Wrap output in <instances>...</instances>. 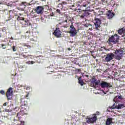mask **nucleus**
I'll use <instances>...</instances> for the list:
<instances>
[{"label": "nucleus", "mask_w": 125, "mask_h": 125, "mask_svg": "<svg viewBox=\"0 0 125 125\" xmlns=\"http://www.w3.org/2000/svg\"><path fill=\"white\" fill-rule=\"evenodd\" d=\"M26 63V64H34L35 62L33 61H29V62H27Z\"/></svg>", "instance_id": "nucleus-27"}, {"label": "nucleus", "mask_w": 125, "mask_h": 125, "mask_svg": "<svg viewBox=\"0 0 125 125\" xmlns=\"http://www.w3.org/2000/svg\"><path fill=\"white\" fill-rule=\"evenodd\" d=\"M0 93H1V94H5V92H4V91L1 90L0 91Z\"/></svg>", "instance_id": "nucleus-38"}, {"label": "nucleus", "mask_w": 125, "mask_h": 125, "mask_svg": "<svg viewBox=\"0 0 125 125\" xmlns=\"http://www.w3.org/2000/svg\"><path fill=\"white\" fill-rule=\"evenodd\" d=\"M1 47L3 49H5V48H6V46L5 44H2Z\"/></svg>", "instance_id": "nucleus-30"}, {"label": "nucleus", "mask_w": 125, "mask_h": 125, "mask_svg": "<svg viewBox=\"0 0 125 125\" xmlns=\"http://www.w3.org/2000/svg\"><path fill=\"white\" fill-rule=\"evenodd\" d=\"M11 40L12 41H13L14 38H13V37H11Z\"/></svg>", "instance_id": "nucleus-48"}, {"label": "nucleus", "mask_w": 125, "mask_h": 125, "mask_svg": "<svg viewBox=\"0 0 125 125\" xmlns=\"http://www.w3.org/2000/svg\"><path fill=\"white\" fill-rule=\"evenodd\" d=\"M20 58H21V59H23V61H27L29 57L24 55L23 53H21L20 55Z\"/></svg>", "instance_id": "nucleus-16"}, {"label": "nucleus", "mask_w": 125, "mask_h": 125, "mask_svg": "<svg viewBox=\"0 0 125 125\" xmlns=\"http://www.w3.org/2000/svg\"><path fill=\"white\" fill-rule=\"evenodd\" d=\"M96 61H97V59L96 60Z\"/></svg>", "instance_id": "nucleus-52"}, {"label": "nucleus", "mask_w": 125, "mask_h": 125, "mask_svg": "<svg viewBox=\"0 0 125 125\" xmlns=\"http://www.w3.org/2000/svg\"><path fill=\"white\" fill-rule=\"evenodd\" d=\"M29 94H30V93H28L27 94L26 96V98L27 99H28V98H27V97H28L29 96Z\"/></svg>", "instance_id": "nucleus-44"}, {"label": "nucleus", "mask_w": 125, "mask_h": 125, "mask_svg": "<svg viewBox=\"0 0 125 125\" xmlns=\"http://www.w3.org/2000/svg\"><path fill=\"white\" fill-rule=\"evenodd\" d=\"M94 24L95 25V28L96 30H100L101 26H100L101 24V20L98 18H96L94 20Z\"/></svg>", "instance_id": "nucleus-7"}, {"label": "nucleus", "mask_w": 125, "mask_h": 125, "mask_svg": "<svg viewBox=\"0 0 125 125\" xmlns=\"http://www.w3.org/2000/svg\"><path fill=\"white\" fill-rule=\"evenodd\" d=\"M68 27H69V25L66 24L63 25V28H68Z\"/></svg>", "instance_id": "nucleus-33"}, {"label": "nucleus", "mask_w": 125, "mask_h": 125, "mask_svg": "<svg viewBox=\"0 0 125 125\" xmlns=\"http://www.w3.org/2000/svg\"><path fill=\"white\" fill-rule=\"evenodd\" d=\"M118 99H120V100H122V99H123V96L122 95H120L119 96H116L113 99V101L115 102V103H116L117 101H119Z\"/></svg>", "instance_id": "nucleus-17"}, {"label": "nucleus", "mask_w": 125, "mask_h": 125, "mask_svg": "<svg viewBox=\"0 0 125 125\" xmlns=\"http://www.w3.org/2000/svg\"><path fill=\"white\" fill-rule=\"evenodd\" d=\"M78 12L79 14H81V13H83V10L81 9H78Z\"/></svg>", "instance_id": "nucleus-28"}, {"label": "nucleus", "mask_w": 125, "mask_h": 125, "mask_svg": "<svg viewBox=\"0 0 125 125\" xmlns=\"http://www.w3.org/2000/svg\"><path fill=\"white\" fill-rule=\"evenodd\" d=\"M119 40H120V38L118 34H114L108 39V43H112L113 44H116V43L119 42Z\"/></svg>", "instance_id": "nucleus-2"}, {"label": "nucleus", "mask_w": 125, "mask_h": 125, "mask_svg": "<svg viewBox=\"0 0 125 125\" xmlns=\"http://www.w3.org/2000/svg\"><path fill=\"white\" fill-rule=\"evenodd\" d=\"M5 112H9V109H5Z\"/></svg>", "instance_id": "nucleus-46"}, {"label": "nucleus", "mask_w": 125, "mask_h": 125, "mask_svg": "<svg viewBox=\"0 0 125 125\" xmlns=\"http://www.w3.org/2000/svg\"><path fill=\"white\" fill-rule=\"evenodd\" d=\"M29 33V31L26 32V34H28Z\"/></svg>", "instance_id": "nucleus-51"}, {"label": "nucleus", "mask_w": 125, "mask_h": 125, "mask_svg": "<svg viewBox=\"0 0 125 125\" xmlns=\"http://www.w3.org/2000/svg\"><path fill=\"white\" fill-rule=\"evenodd\" d=\"M99 84L102 88H105V87H107V88H113V86H112L110 83H108L104 81H103L101 83H100Z\"/></svg>", "instance_id": "nucleus-8"}, {"label": "nucleus", "mask_w": 125, "mask_h": 125, "mask_svg": "<svg viewBox=\"0 0 125 125\" xmlns=\"http://www.w3.org/2000/svg\"><path fill=\"white\" fill-rule=\"evenodd\" d=\"M31 88V87H30V86H27V87H26V89H27V90H30V89Z\"/></svg>", "instance_id": "nucleus-41"}, {"label": "nucleus", "mask_w": 125, "mask_h": 125, "mask_svg": "<svg viewBox=\"0 0 125 125\" xmlns=\"http://www.w3.org/2000/svg\"><path fill=\"white\" fill-rule=\"evenodd\" d=\"M23 27H28V26H32V23L30 22V21L27 19H24L22 22H21Z\"/></svg>", "instance_id": "nucleus-11"}, {"label": "nucleus", "mask_w": 125, "mask_h": 125, "mask_svg": "<svg viewBox=\"0 0 125 125\" xmlns=\"http://www.w3.org/2000/svg\"><path fill=\"white\" fill-rule=\"evenodd\" d=\"M12 12H13V11L12 10H10L9 11V14H10V16H11V15H10V13H12Z\"/></svg>", "instance_id": "nucleus-43"}, {"label": "nucleus", "mask_w": 125, "mask_h": 125, "mask_svg": "<svg viewBox=\"0 0 125 125\" xmlns=\"http://www.w3.org/2000/svg\"><path fill=\"white\" fill-rule=\"evenodd\" d=\"M97 120V117L92 115L91 117H89L86 121L87 124H93L95 122H96Z\"/></svg>", "instance_id": "nucleus-12"}, {"label": "nucleus", "mask_w": 125, "mask_h": 125, "mask_svg": "<svg viewBox=\"0 0 125 125\" xmlns=\"http://www.w3.org/2000/svg\"><path fill=\"white\" fill-rule=\"evenodd\" d=\"M59 1H60V0H59Z\"/></svg>", "instance_id": "nucleus-53"}, {"label": "nucleus", "mask_w": 125, "mask_h": 125, "mask_svg": "<svg viewBox=\"0 0 125 125\" xmlns=\"http://www.w3.org/2000/svg\"><path fill=\"white\" fill-rule=\"evenodd\" d=\"M13 6V5H12V4L8 3V6H10V7H12Z\"/></svg>", "instance_id": "nucleus-40"}, {"label": "nucleus", "mask_w": 125, "mask_h": 125, "mask_svg": "<svg viewBox=\"0 0 125 125\" xmlns=\"http://www.w3.org/2000/svg\"><path fill=\"white\" fill-rule=\"evenodd\" d=\"M83 77H86V78H88V77H89V76H88L87 75H83Z\"/></svg>", "instance_id": "nucleus-45"}, {"label": "nucleus", "mask_w": 125, "mask_h": 125, "mask_svg": "<svg viewBox=\"0 0 125 125\" xmlns=\"http://www.w3.org/2000/svg\"><path fill=\"white\" fill-rule=\"evenodd\" d=\"M125 27H123L121 29H120L118 30V34H119V35H123V34H125Z\"/></svg>", "instance_id": "nucleus-21"}, {"label": "nucleus", "mask_w": 125, "mask_h": 125, "mask_svg": "<svg viewBox=\"0 0 125 125\" xmlns=\"http://www.w3.org/2000/svg\"><path fill=\"white\" fill-rule=\"evenodd\" d=\"M68 50H69V51H70V50H71V48H68Z\"/></svg>", "instance_id": "nucleus-49"}, {"label": "nucleus", "mask_w": 125, "mask_h": 125, "mask_svg": "<svg viewBox=\"0 0 125 125\" xmlns=\"http://www.w3.org/2000/svg\"><path fill=\"white\" fill-rule=\"evenodd\" d=\"M59 24H57L56 26V29L53 32L54 36H55L56 38H61L62 37V32H61V30L59 28Z\"/></svg>", "instance_id": "nucleus-4"}, {"label": "nucleus", "mask_w": 125, "mask_h": 125, "mask_svg": "<svg viewBox=\"0 0 125 125\" xmlns=\"http://www.w3.org/2000/svg\"><path fill=\"white\" fill-rule=\"evenodd\" d=\"M83 15L85 16V17H87L89 15V13L88 11L85 10L83 11Z\"/></svg>", "instance_id": "nucleus-23"}, {"label": "nucleus", "mask_w": 125, "mask_h": 125, "mask_svg": "<svg viewBox=\"0 0 125 125\" xmlns=\"http://www.w3.org/2000/svg\"><path fill=\"white\" fill-rule=\"evenodd\" d=\"M70 31H68V33L70 34V37H75V36L78 34L77 29L75 28V26L73 24L70 25Z\"/></svg>", "instance_id": "nucleus-5"}, {"label": "nucleus", "mask_w": 125, "mask_h": 125, "mask_svg": "<svg viewBox=\"0 0 125 125\" xmlns=\"http://www.w3.org/2000/svg\"><path fill=\"white\" fill-rule=\"evenodd\" d=\"M112 122H113V118H108L106 120V121L105 122V125H111V124H112Z\"/></svg>", "instance_id": "nucleus-18"}, {"label": "nucleus", "mask_w": 125, "mask_h": 125, "mask_svg": "<svg viewBox=\"0 0 125 125\" xmlns=\"http://www.w3.org/2000/svg\"><path fill=\"white\" fill-rule=\"evenodd\" d=\"M56 12L58 13H59V14H61V13L60 12L61 11L59 9H58L56 10Z\"/></svg>", "instance_id": "nucleus-36"}, {"label": "nucleus", "mask_w": 125, "mask_h": 125, "mask_svg": "<svg viewBox=\"0 0 125 125\" xmlns=\"http://www.w3.org/2000/svg\"><path fill=\"white\" fill-rule=\"evenodd\" d=\"M78 81V83H80V84H81V85H83L84 84V82H83V80L81 77L79 78Z\"/></svg>", "instance_id": "nucleus-22"}, {"label": "nucleus", "mask_w": 125, "mask_h": 125, "mask_svg": "<svg viewBox=\"0 0 125 125\" xmlns=\"http://www.w3.org/2000/svg\"><path fill=\"white\" fill-rule=\"evenodd\" d=\"M68 17H69V16H66L65 17L63 18L62 21L61 22H60L59 24H58V25H59V26H60V25H63V24H64V23H67Z\"/></svg>", "instance_id": "nucleus-15"}, {"label": "nucleus", "mask_w": 125, "mask_h": 125, "mask_svg": "<svg viewBox=\"0 0 125 125\" xmlns=\"http://www.w3.org/2000/svg\"><path fill=\"white\" fill-rule=\"evenodd\" d=\"M20 114H21V112L18 113L17 115V117H19V116H20Z\"/></svg>", "instance_id": "nucleus-42"}, {"label": "nucleus", "mask_w": 125, "mask_h": 125, "mask_svg": "<svg viewBox=\"0 0 125 125\" xmlns=\"http://www.w3.org/2000/svg\"><path fill=\"white\" fill-rule=\"evenodd\" d=\"M85 17V16L83 15H83L81 16L80 18H81V19H83Z\"/></svg>", "instance_id": "nucleus-37"}, {"label": "nucleus", "mask_w": 125, "mask_h": 125, "mask_svg": "<svg viewBox=\"0 0 125 125\" xmlns=\"http://www.w3.org/2000/svg\"><path fill=\"white\" fill-rule=\"evenodd\" d=\"M24 19H25L24 18H22V17H20V16H18V17L17 18V20L18 21H24Z\"/></svg>", "instance_id": "nucleus-24"}, {"label": "nucleus", "mask_w": 125, "mask_h": 125, "mask_svg": "<svg viewBox=\"0 0 125 125\" xmlns=\"http://www.w3.org/2000/svg\"><path fill=\"white\" fill-rule=\"evenodd\" d=\"M114 53H109L106 54V56L105 58V62H110L114 59Z\"/></svg>", "instance_id": "nucleus-9"}, {"label": "nucleus", "mask_w": 125, "mask_h": 125, "mask_svg": "<svg viewBox=\"0 0 125 125\" xmlns=\"http://www.w3.org/2000/svg\"><path fill=\"white\" fill-rule=\"evenodd\" d=\"M125 108V104H118L116 105V104H114L112 106H109L107 108L108 112H112L113 109H118V110H120V109H123Z\"/></svg>", "instance_id": "nucleus-3"}, {"label": "nucleus", "mask_w": 125, "mask_h": 125, "mask_svg": "<svg viewBox=\"0 0 125 125\" xmlns=\"http://www.w3.org/2000/svg\"><path fill=\"white\" fill-rule=\"evenodd\" d=\"M8 104V102H6L3 104V106H6Z\"/></svg>", "instance_id": "nucleus-39"}, {"label": "nucleus", "mask_w": 125, "mask_h": 125, "mask_svg": "<svg viewBox=\"0 0 125 125\" xmlns=\"http://www.w3.org/2000/svg\"><path fill=\"white\" fill-rule=\"evenodd\" d=\"M84 26H85V27H90V28H89V30H90V31H91V30H92V25H91V24H85Z\"/></svg>", "instance_id": "nucleus-25"}, {"label": "nucleus", "mask_w": 125, "mask_h": 125, "mask_svg": "<svg viewBox=\"0 0 125 125\" xmlns=\"http://www.w3.org/2000/svg\"><path fill=\"white\" fill-rule=\"evenodd\" d=\"M91 86H96V85H99L100 83V80L96 79L95 77H93L90 80Z\"/></svg>", "instance_id": "nucleus-6"}, {"label": "nucleus", "mask_w": 125, "mask_h": 125, "mask_svg": "<svg viewBox=\"0 0 125 125\" xmlns=\"http://www.w3.org/2000/svg\"><path fill=\"white\" fill-rule=\"evenodd\" d=\"M85 1L86 4H89V3H90V1L89 0H85Z\"/></svg>", "instance_id": "nucleus-32"}, {"label": "nucleus", "mask_w": 125, "mask_h": 125, "mask_svg": "<svg viewBox=\"0 0 125 125\" xmlns=\"http://www.w3.org/2000/svg\"><path fill=\"white\" fill-rule=\"evenodd\" d=\"M12 49L14 52L16 51V48H15V46H13Z\"/></svg>", "instance_id": "nucleus-34"}, {"label": "nucleus", "mask_w": 125, "mask_h": 125, "mask_svg": "<svg viewBox=\"0 0 125 125\" xmlns=\"http://www.w3.org/2000/svg\"><path fill=\"white\" fill-rule=\"evenodd\" d=\"M43 7L42 6H38L36 7L35 10L37 14H42V10H43Z\"/></svg>", "instance_id": "nucleus-13"}, {"label": "nucleus", "mask_w": 125, "mask_h": 125, "mask_svg": "<svg viewBox=\"0 0 125 125\" xmlns=\"http://www.w3.org/2000/svg\"><path fill=\"white\" fill-rule=\"evenodd\" d=\"M58 7H59L60 8H61V9H63L64 6H63V5H62V3H60L58 5Z\"/></svg>", "instance_id": "nucleus-26"}, {"label": "nucleus", "mask_w": 125, "mask_h": 125, "mask_svg": "<svg viewBox=\"0 0 125 125\" xmlns=\"http://www.w3.org/2000/svg\"><path fill=\"white\" fill-rule=\"evenodd\" d=\"M72 7H75V5H72Z\"/></svg>", "instance_id": "nucleus-50"}, {"label": "nucleus", "mask_w": 125, "mask_h": 125, "mask_svg": "<svg viewBox=\"0 0 125 125\" xmlns=\"http://www.w3.org/2000/svg\"><path fill=\"white\" fill-rule=\"evenodd\" d=\"M21 106H27L28 105V103L26 101H25V99H21Z\"/></svg>", "instance_id": "nucleus-19"}, {"label": "nucleus", "mask_w": 125, "mask_h": 125, "mask_svg": "<svg viewBox=\"0 0 125 125\" xmlns=\"http://www.w3.org/2000/svg\"><path fill=\"white\" fill-rule=\"evenodd\" d=\"M99 114H100L99 112L97 111L96 112L95 114L93 115V116H95L96 117V116H99Z\"/></svg>", "instance_id": "nucleus-29"}, {"label": "nucleus", "mask_w": 125, "mask_h": 125, "mask_svg": "<svg viewBox=\"0 0 125 125\" xmlns=\"http://www.w3.org/2000/svg\"><path fill=\"white\" fill-rule=\"evenodd\" d=\"M97 72H100V69H97Z\"/></svg>", "instance_id": "nucleus-47"}, {"label": "nucleus", "mask_w": 125, "mask_h": 125, "mask_svg": "<svg viewBox=\"0 0 125 125\" xmlns=\"http://www.w3.org/2000/svg\"><path fill=\"white\" fill-rule=\"evenodd\" d=\"M86 6H87V4H86V3L82 5V7H86Z\"/></svg>", "instance_id": "nucleus-35"}, {"label": "nucleus", "mask_w": 125, "mask_h": 125, "mask_svg": "<svg viewBox=\"0 0 125 125\" xmlns=\"http://www.w3.org/2000/svg\"><path fill=\"white\" fill-rule=\"evenodd\" d=\"M106 16L108 19H112V18L115 16V14L114 13H113L112 10H108L106 13Z\"/></svg>", "instance_id": "nucleus-14"}, {"label": "nucleus", "mask_w": 125, "mask_h": 125, "mask_svg": "<svg viewBox=\"0 0 125 125\" xmlns=\"http://www.w3.org/2000/svg\"><path fill=\"white\" fill-rule=\"evenodd\" d=\"M61 3L62 5V6L65 4H67V3L66 1H62Z\"/></svg>", "instance_id": "nucleus-31"}, {"label": "nucleus", "mask_w": 125, "mask_h": 125, "mask_svg": "<svg viewBox=\"0 0 125 125\" xmlns=\"http://www.w3.org/2000/svg\"><path fill=\"white\" fill-rule=\"evenodd\" d=\"M82 3H83V0L77 1L76 3V5L77 7L82 8V7H83V6H82L83 5H82Z\"/></svg>", "instance_id": "nucleus-20"}, {"label": "nucleus", "mask_w": 125, "mask_h": 125, "mask_svg": "<svg viewBox=\"0 0 125 125\" xmlns=\"http://www.w3.org/2000/svg\"><path fill=\"white\" fill-rule=\"evenodd\" d=\"M114 57L116 60H121L123 59L124 56V50L119 49L115 51L114 52Z\"/></svg>", "instance_id": "nucleus-1"}, {"label": "nucleus", "mask_w": 125, "mask_h": 125, "mask_svg": "<svg viewBox=\"0 0 125 125\" xmlns=\"http://www.w3.org/2000/svg\"><path fill=\"white\" fill-rule=\"evenodd\" d=\"M12 89V88L10 87L6 93L8 100H11L12 99V93H13V91Z\"/></svg>", "instance_id": "nucleus-10"}]
</instances>
